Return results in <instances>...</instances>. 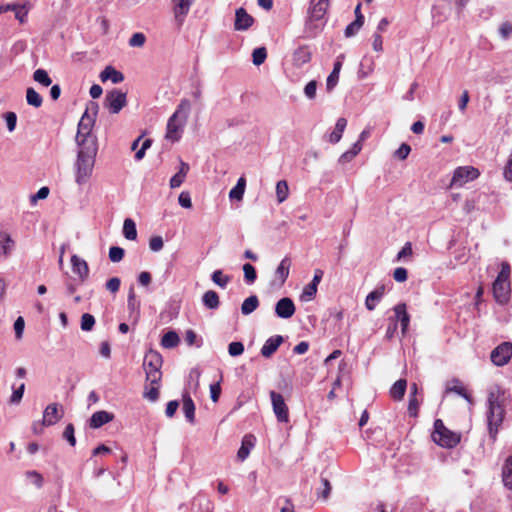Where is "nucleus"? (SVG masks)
I'll list each match as a JSON object with an SVG mask.
<instances>
[{
    "mask_svg": "<svg viewBox=\"0 0 512 512\" xmlns=\"http://www.w3.org/2000/svg\"><path fill=\"white\" fill-rule=\"evenodd\" d=\"M114 419V415L110 412L101 410L92 414L89 420V426L93 429L100 428L101 426L111 422Z\"/></svg>",
    "mask_w": 512,
    "mask_h": 512,
    "instance_id": "nucleus-18",
    "label": "nucleus"
},
{
    "mask_svg": "<svg viewBox=\"0 0 512 512\" xmlns=\"http://www.w3.org/2000/svg\"><path fill=\"white\" fill-rule=\"evenodd\" d=\"M499 34L503 39H508L512 34V24L508 21L503 22L499 27Z\"/></svg>",
    "mask_w": 512,
    "mask_h": 512,
    "instance_id": "nucleus-63",
    "label": "nucleus"
},
{
    "mask_svg": "<svg viewBox=\"0 0 512 512\" xmlns=\"http://www.w3.org/2000/svg\"><path fill=\"white\" fill-rule=\"evenodd\" d=\"M253 440L254 437L252 435H245L243 437L241 447L237 453V457L239 460L244 461L248 457L250 450L254 446Z\"/></svg>",
    "mask_w": 512,
    "mask_h": 512,
    "instance_id": "nucleus-28",
    "label": "nucleus"
},
{
    "mask_svg": "<svg viewBox=\"0 0 512 512\" xmlns=\"http://www.w3.org/2000/svg\"><path fill=\"white\" fill-rule=\"evenodd\" d=\"M143 397L151 402H155L159 398V384L158 385H149L145 386V391L143 393Z\"/></svg>",
    "mask_w": 512,
    "mask_h": 512,
    "instance_id": "nucleus-44",
    "label": "nucleus"
},
{
    "mask_svg": "<svg viewBox=\"0 0 512 512\" xmlns=\"http://www.w3.org/2000/svg\"><path fill=\"white\" fill-rule=\"evenodd\" d=\"M259 306V299L256 295H251L246 298L241 305V312L243 315H249L255 311Z\"/></svg>",
    "mask_w": 512,
    "mask_h": 512,
    "instance_id": "nucleus-33",
    "label": "nucleus"
},
{
    "mask_svg": "<svg viewBox=\"0 0 512 512\" xmlns=\"http://www.w3.org/2000/svg\"><path fill=\"white\" fill-rule=\"evenodd\" d=\"M283 343L281 335H275L266 340L261 348V355L265 358L271 357Z\"/></svg>",
    "mask_w": 512,
    "mask_h": 512,
    "instance_id": "nucleus-17",
    "label": "nucleus"
},
{
    "mask_svg": "<svg viewBox=\"0 0 512 512\" xmlns=\"http://www.w3.org/2000/svg\"><path fill=\"white\" fill-rule=\"evenodd\" d=\"M362 150V144L356 142L353 144L352 148L346 152H344L339 161L342 163L351 161L360 151Z\"/></svg>",
    "mask_w": 512,
    "mask_h": 512,
    "instance_id": "nucleus-42",
    "label": "nucleus"
},
{
    "mask_svg": "<svg viewBox=\"0 0 512 512\" xmlns=\"http://www.w3.org/2000/svg\"><path fill=\"white\" fill-rule=\"evenodd\" d=\"M203 304L208 309H217L220 305V300L218 294L213 290H208L203 294L202 297Z\"/></svg>",
    "mask_w": 512,
    "mask_h": 512,
    "instance_id": "nucleus-29",
    "label": "nucleus"
},
{
    "mask_svg": "<svg viewBox=\"0 0 512 512\" xmlns=\"http://www.w3.org/2000/svg\"><path fill=\"white\" fill-rule=\"evenodd\" d=\"M58 406L59 405L57 403H53L49 404L45 408L43 412V419L44 424H47V426L54 425L61 419L62 413H59Z\"/></svg>",
    "mask_w": 512,
    "mask_h": 512,
    "instance_id": "nucleus-19",
    "label": "nucleus"
},
{
    "mask_svg": "<svg viewBox=\"0 0 512 512\" xmlns=\"http://www.w3.org/2000/svg\"><path fill=\"white\" fill-rule=\"evenodd\" d=\"M505 409L501 400L500 391L493 390L488 395V412L487 422L490 437L495 440L498 428L501 426L504 419Z\"/></svg>",
    "mask_w": 512,
    "mask_h": 512,
    "instance_id": "nucleus-4",
    "label": "nucleus"
},
{
    "mask_svg": "<svg viewBox=\"0 0 512 512\" xmlns=\"http://www.w3.org/2000/svg\"><path fill=\"white\" fill-rule=\"evenodd\" d=\"M228 352L231 356H239L244 352V345L242 342H231L228 346Z\"/></svg>",
    "mask_w": 512,
    "mask_h": 512,
    "instance_id": "nucleus-60",
    "label": "nucleus"
},
{
    "mask_svg": "<svg viewBox=\"0 0 512 512\" xmlns=\"http://www.w3.org/2000/svg\"><path fill=\"white\" fill-rule=\"evenodd\" d=\"M146 374V382L149 385H158L161 382L162 379V372L159 371H147Z\"/></svg>",
    "mask_w": 512,
    "mask_h": 512,
    "instance_id": "nucleus-52",
    "label": "nucleus"
},
{
    "mask_svg": "<svg viewBox=\"0 0 512 512\" xmlns=\"http://www.w3.org/2000/svg\"><path fill=\"white\" fill-rule=\"evenodd\" d=\"M244 278L248 283H253L257 278L256 269L250 263L243 265Z\"/></svg>",
    "mask_w": 512,
    "mask_h": 512,
    "instance_id": "nucleus-49",
    "label": "nucleus"
},
{
    "mask_svg": "<svg viewBox=\"0 0 512 512\" xmlns=\"http://www.w3.org/2000/svg\"><path fill=\"white\" fill-rule=\"evenodd\" d=\"M316 293L317 287L315 284L309 283L304 287L300 298L302 301H311L315 297Z\"/></svg>",
    "mask_w": 512,
    "mask_h": 512,
    "instance_id": "nucleus-46",
    "label": "nucleus"
},
{
    "mask_svg": "<svg viewBox=\"0 0 512 512\" xmlns=\"http://www.w3.org/2000/svg\"><path fill=\"white\" fill-rule=\"evenodd\" d=\"M123 234L128 240H135L137 238L136 224L132 219L127 218L124 220Z\"/></svg>",
    "mask_w": 512,
    "mask_h": 512,
    "instance_id": "nucleus-35",
    "label": "nucleus"
},
{
    "mask_svg": "<svg viewBox=\"0 0 512 512\" xmlns=\"http://www.w3.org/2000/svg\"><path fill=\"white\" fill-rule=\"evenodd\" d=\"M411 152V147L402 143L400 147L394 152V156L399 160H405Z\"/></svg>",
    "mask_w": 512,
    "mask_h": 512,
    "instance_id": "nucleus-57",
    "label": "nucleus"
},
{
    "mask_svg": "<svg viewBox=\"0 0 512 512\" xmlns=\"http://www.w3.org/2000/svg\"><path fill=\"white\" fill-rule=\"evenodd\" d=\"M33 80L45 87L50 86L52 83V80L49 77L47 71L41 68L34 71Z\"/></svg>",
    "mask_w": 512,
    "mask_h": 512,
    "instance_id": "nucleus-41",
    "label": "nucleus"
},
{
    "mask_svg": "<svg viewBox=\"0 0 512 512\" xmlns=\"http://www.w3.org/2000/svg\"><path fill=\"white\" fill-rule=\"evenodd\" d=\"M126 104V94L120 90L114 89L106 94L105 106L108 108L110 113H119Z\"/></svg>",
    "mask_w": 512,
    "mask_h": 512,
    "instance_id": "nucleus-8",
    "label": "nucleus"
},
{
    "mask_svg": "<svg viewBox=\"0 0 512 512\" xmlns=\"http://www.w3.org/2000/svg\"><path fill=\"white\" fill-rule=\"evenodd\" d=\"M145 42L146 36L141 32L134 33L129 39V45L131 47H142Z\"/></svg>",
    "mask_w": 512,
    "mask_h": 512,
    "instance_id": "nucleus-54",
    "label": "nucleus"
},
{
    "mask_svg": "<svg viewBox=\"0 0 512 512\" xmlns=\"http://www.w3.org/2000/svg\"><path fill=\"white\" fill-rule=\"evenodd\" d=\"M346 126L347 120L343 117L338 118L334 131L329 134V142L332 144L338 143L342 138Z\"/></svg>",
    "mask_w": 512,
    "mask_h": 512,
    "instance_id": "nucleus-26",
    "label": "nucleus"
},
{
    "mask_svg": "<svg viewBox=\"0 0 512 512\" xmlns=\"http://www.w3.org/2000/svg\"><path fill=\"white\" fill-rule=\"evenodd\" d=\"M276 196L278 203L284 202L289 196V187L285 180H280L276 184Z\"/></svg>",
    "mask_w": 512,
    "mask_h": 512,
    "instance_id": "nucleus-39",
    "label": "nucleus"
},
{
    "mask_svg": "<svg viewBox=\"0 0 512 512\" xmlns=\"http://www.w3.org/2000/svg\"><path fill=\"white\" fill-rule=\"evenodd\" d=\"M322 489L317 493L318 498L326 500L331 492V485L328 479H321Z\"/></svg>",
    "mask_w": 512,
    "mask_h": 512,
    "instance_id": "nucleus-55",
    "label": "nucleus"
},
{
    "mask_svg": "<svg viewBox=\"0 0 512 512\" xmlns=\"http://www.w3.org/2000/svg\"><path fill=\"white\" fill-rule=\"evenodd\" d=\"M184 340L189 346L195 345L197 347H200L202 345V341L198 339L197 334L192 329L186 330Z\"/></svg>",
    "mask_w": 512,
    "mask_h": 512,
    "instance_id": "nucleus-47",
    "label": "nucleus"
},
{
    "mask_svg": "<svg viewBox=\"0 0 512 512\" xmlns=\"http://www.w3.org/2000/svg\"><path fill=\"white\" fill-rule=\"evenodd\" d=\"M267 58V50L265 47H259L253 50L252 61L253 64L259 66L265 62Z\"/></svg>",
    "mask_w": 512,
    "mask_h": 512,
    "instance_id": "nucleus-43",
    "label": "nucleus"
},
{
    "mask_svg": "<svg viewBox=\"0 0 512 512\" xmlns=\"http://www.w3.org/2000/svg\"><path fill=\"white\" fill-rule=\"evenodd\" d=\"M502 480L508 489L512 490V456L506 459L502 469Z\"/></svg>",
    "mask_w": 512,
    "mask_h": 512,
    "instance_id": "nucleus-32",
    "label": "nucleus"
},
{
    "mask_svg": "<svg viewBox=\"0 0 512 512\" xmlns=\"http://www.w3.org/2000/svg\"><path fill=\"white\" fill-rule=\"evenodd\" d=\"M49 192H50V190L48 187H46V186L41 187L36 194H34L30 197V202L32 204H35L40 199H46L49 195Z\"/></svg>",
    "mask_w": 512,
    "mask_h": 512,
    "instance_id": "nucleus-62",
    "label": "nucleus"
},
{
    "mask_svg": "<svg viewBox=\"0 0 512 512\" xmlns=\"http://www.w3.org/2000/svg\"><path fill=\"white\" fill-rule=\"evenodd\" d=\"M273 412L279 422H289V409L286 405L283 396L275 391L270 392Z\"/></svg>",
    "mask_w": 512,
    "mask_h": 512,
    "instance_id": "nucleus-9",
    "label": "nucleus"
},
{
    "mask_svg": "<svg viewBox=\"0 0 512 512\" xmlns=\"http://www.w3.org/2000/svg\"><path fill=\"white\" fill-rule=\"evenodd\" d=\"M100 79L102 82L107 80H111L114 84L120 83L124 80V75L122 72L116 70L112 66H107L100 74Z\"/></svg>",
    "mask_w": 512,
    "mask_h": 512,
    "instance_id": "nucleus-22",
    "label": "nucleus"
},
{
    "mask_svg": "<svg viewBox=\"0 0 512 512\" xmlns=\"http://www.w3.org/2000/svg\"><path fill=\"white\" fill-rule=\"evenodd\" d=\"M190 109V101L188 99H182L175 112L168 119L165 135L167 140L171 142H177L180 140Z\"/></svg>",
    "mask_w": 512,
    "mask_h": 512,
    "instance_id": "nucleus-3",
    "label": "nucleus"
},
{
    "mask_svg": "<svg viewBox=\"0 0 512 512\" xmlns=\"http://www.w3.org/2000/svg\"><path fill=\"white\" fill-rule=\"evenodd\" d=\"M420 401L417 396L409 395L408 413L411 417H417L419 413Z\"/></svg>",
    "mask_w": 512,
    "mask_h": 512,
    "instance_id": "nucleus-45",
    "label": "nucleus"
},
{
    "mask_svg": "<svg viewBox=\"0 0 512 512\" xmlns=\"http://www.w3.org/2000/svg\"><path fill=\"white\" fill-rule=\"evenodd\" d=\"M71 265L73 272L79 276L82 282L88 279L89 266L84 259L80 258L78 255H72Z\"/></svg>",
    "mask_w": 512,
    "mask_h": 512,
    "instance_id": "nucleus-16",
    "label": "nucleus"
},
{
    "mask_svg": "<svg viewBox=\"0 0 512 512\" xmlns=\"http://www.w3.org/2000/svg\"><path fill=\"white\" fill-rule=\"evenodd\" d=\"M94 325H95L94 316L89 313H84L81 317V329L83 331H90V330H92Z\"/></svg>",
    "mask_w": 512,
    "mask_h": 512,
    "instance_id": "nucleus-50",
    "label": "nucleus"
},
{
    "mask_svg": "<svg viewBox=\"0 0 512 512\" xmlns=\"http://www.w3.org/2000/svg\"><path fill=\"white\" fill-rule=\"evenodd\" d=\"M163 359L160 353L150 350L144 357L143 368L147 371L161 370Z\"/></svg>",
    "mask_w": 512,
    "mask_h": 512,
    "instance_id": "nucleus-15",
    "label": "nucleus"
},
{
    "mask_svg": "<svg viewBox=\"0 0 512 512\" xmlns=\"http://www.w3.org/2000/svg\"><path fill=\"white\" fill-rule=\"evenodd\" d=\"M385 293V287L380 286L370 292L365 300V306L369 311H373L377 305V303L381 300Z\"/></svg>",
    "mask_w": 512,
    "mask_h": 512,
    "instance_id": "nucleus-23",
    "label": "nucleus"
},
{
    "mask_svg": "<svg viewBox=\"0 0 512 512\" xmlns=\"http://www.w3.org/2000/svg\"><path fill=\"white\" fill-rule=\"evenodd\" d=\"M91 105L94 110V115H96L98 105L94 102H92ZM88 111L89 108L86 109L78 123V130L76 134V143L78 146L86 147L88 146V143H91L94 146H98L97 138L92 134V128L95 123V116L89 115Z\"/></svg>",
    "mask_w": 512,
    "mask_h": 512,
    "instance_id": "nucleus-5",
    "label": "nucleus"
},
{
    "mask_svg": "<svg viewBox=\"0 0 512 512\" xmlns=\"http://www.w3.org/2000/svg\"><path fill=\"white\" fill-rule=\"evenodd\" d=\"M479 175V170L473 166L458 167L454 171L451 186L461 187L467 182L475 180Z\"/></svg>",
    "mask_w": 512,
    "mask_h": 512,
    "instance_id": "nucleus-7",
    "label": "nucleus"
},
{
    "mask_svg": "<svg viewBox=\"0 0 512 512\" xmlns=\"http://www.w3.org/2000/svg\"><path fill=\"white\" fill-rule=\"evenodd\" d=\"M15 242L7 233H0V259L10 256L12 250L14 249Z\"/></svg>",
    "mask_w": 512,
    "mask_h": 512,
    "instance_id": "nucleus-20",
    "label": "nucleus"
},
{
    "mask_svg": "<svg viewBox=\"0 0 512 512\" xmlns=\"http://www.w3.org/2000/svg\"><path fill=\"white\" fill-rule=\"evenodd\" d=\"M503 174L507 181L512 182V151H511L508 161L504 167Z\"/></svg>",
    "mask_w": 512,
    "mask_h": 512,
    "instance_id": "nucleus-64",
    "label": "nucleus"
},
{
    "mask_svg": "<svg viewBox=\"0 0 512 512\" xmlns=\"http://www.w3.org/2000/svg\"><path fill=\"white\" fill-rule=\"evenodd\" d=\"M120 285H121V280H120V278H118V277H112V278H110V279L106 282L105 287H106V289H107L109 292H111V293L115 294V293H117V292L119 291V289H120Z\"/></svg>",
    "mask_w": 512,
    "mask_h": 512,
    "instance_id": "nucleus-58",
    "label": "nucleus"
},
{
    "mask_svg": "<svg viewBox=\"0 0 512 512\" xmlns=\"http://www.w3.org/2000/svg\"><path fill=\"white\" fill-rule=\"evenodd\" d=\"M31 8V4L29 1H24L22 4H19L15 13V18L19 21L20 24H24L27 21V15Z\"/></svg>",
    "mask_w": 512,
    "mask_h": 512,
    "instance_id": "nucleus-36",
    "label": "nucleus"
},
{
    "mask_svg": "<svg viewBox=\"0 0 512 512\" xmlns=\"http://www.w3.org/2000/svg\"><path fill=\"white\" fill-rule=\"evenodd\" d=\"M182 410L188 422H195V404L188 393L183 394Z\"/></svg>",
    "mask_w": 512,
    "mask_h": 512,
    "instance_id": "nucleus-21",
    "label": "nucleus"
},
{
    "mask_svg": "<svg viewBox=\"0 0 512 512\" xmlns=\"http://www.w3.org/2000/svg\"><path fill=\"white\" fill-rule=\"evenodd\" d=\"M312 54L307 46L299 47L293 55V61L296 66H303L311 61Z\"/></svg>",
    "mask_w": 512,
    "mask_h": 512,
    "instance_id": "nucleus-24",
    "label": "nucleus"
},
{
    "mask_svg": "<svg viewBox=\"0 0 512 512\" xmlns=\"http://www.w3.org/2000/svg\"><path fill=\"white\" fill-rule=\"evenodd\" d=\"M510 275H511V267L510 264L506 261L501 263V270L496 277V280L500 281H510Z\"/></svg>",
    "mask_w": 512,
    "mask_h": 512,
    "instance_id": "nucleus-53",
    "label": "nucleus"
},
{
    "mask_svg": "<svg viewBox=\"0 0 512 512\" xmlns=\"http://www.w3.org/2000/svg\"><path fill=\"white\" fill-rule=\"evenodd\" d=\"M393 311H394V317L389 318V321L396 322L397 325H398V323H400L402 334L405 335L408 330L409 323H410V315L407 312L406 304L405 303L397 304L393 308Z\"/></svg>",
    "mask_w": 512,
    "mask_h": 512,
    "instance_id": "nucleus-11",
    "label": "nucleus"
},
{
    "mask_svg": "<svg viewBox=\"0 0 512 512\" xmlns=\"http://www.w3.org/2000/svg\"><path fill=\"white\" fill-rule=\"evenodd\" d=\"M254 23V19L244 8H238L235 13L234 28L237 31L248 30Z\"/></svg>",
    "mask_w": 512,
    "mask_h": 512,
    "instance_id": "nucleus-14",
    "label": "nucleus"
},
{
    "mask_svg": "<svg viewBox=\"0 0 512 512\" xmlns=\"http://www.w3.org/2000/svg\"><path fill=\"white\" fill-rule=\"evenodd\" d=\"M127 304H128V309L131 312H137V314L139 313L140 302L137 301L133 288H131L129 291Z\"/></svg>",
    "mask_w": 512,
    "mask_h": 512,
    "instance_id": "nucleus-51",
    "label": "nucleus"
},
{
    "mask_svg": "<svg viewBox=\"0 0 512 512\" xmlns=\"http://www.w3.org/2000/svg\"><path fill=\"white\" fill-rule=\"evenodd\" d=\"M180 343L179 335L175 331L166 332L161 339V346L167 349L174 348Z\"/></svg>",
    "mask_w": 512,
    "mask_h": 512,
    "instance_id": "nucleus-30",
    "label": "nucleus"
},
{
    "mask_svg": "<svg viewBox=\"0 0 512 512\" xmlns=\"http://www.w3.org/2000/svg\"><path fill=\"white\" fill-rule=\"evenodd\" d=\"M77 159L75 162V181L79 185H83L91 178L98 146L88 143V146H78Z\"/></svg>",
    "mask_w": 512,
    "mask_h": 512,
    "instance_id": "nucleus-1",
    "label": "nucleus"
},
{
    "mask_svg": "<svg viewBox=\"0 0 512 512\" xmlns=\"http://www.w3.org/2000/svg\"><path fill=\"white\" fill-rule=\"evenodd\" d=\"M433 441L443 448H454L461 441V434L448 429L441 419L434 422Z\"/></svg>",
    "mask_w": 512,
    "mask_h": 512,
    "instance_id": "nucleus-6",
    "label": "nucleus"
},
{
    "mask_svg": "<svg viewBox=\"0 0 512 512\" xmlns=\"http://www.w3.org/2000/svg\"><path fill=\"white\" fill-rule=\"evenodd\" d=\"M329 0H311L305 21V32L309 37H315L326 24L325 15Z\"/></svg>",
    "mask_w": 512,
    "mask_h": 512,
    "instance_id": "nucleus-2",
    "label": "nucleus"
},
{
    "mask_svg": "<svg viewBox=\"0 0 512 512\" xmlns=\"http://www.w3.org/2000/svg\"><path fill=\"white\" fill-rule=\"evenodd\" d=\"M26 101L29 105L39 108L43 103L42 96L32 87L26 90Z\"/></svg>",
    "mask_w": 512,
    "mask_h": 512,
    "instance_id": "nucleus-34",
    "label": "nucleus"
},
{
    "mask_svg": "<svg viewBox=\"0 0 512 512\" xmlns=\"http://www.w3.org/2000/svg\"><path fill=\"white\" fill-rule=\"evenodd\" d=\"M512 357V343L503 342L492 350L490 358L497 366H503L509 362Z\"/></svg>",
    "mask_w": 512,
    "mask_h": 512,
    "instance_id": "nucleus-10",
    "label": "nucleus"
},
{
    "mask_svg": "<svg viewBox=\"0 0 512 512\" xmlns=\"http://www.w3.org/2000/svg\"><path fill=\"white\" fill-rule=\"evenodd\" d=\"M246 187V179L244 177H240L237 181V184L230 190L229 198L232 200H242Z\"/></svg>",
    "mask_w": 512,
    "mask_h": 512,
    "instance_id": "nucleus-31",
    "label": "nucleus"
},
{
    "mask_svg": "<svg viewBox=\"0 0 512 512\" xmlns=\"http://www.w3.org/2000/svg\"><path fill=\"white\" fill-rule=\"evenodd\" d=\"M493 295L497 302L506 303L509 298V293L511 291L510 281H500L496 280L492 285Z\"/></svg>",
    "mask_w": 512,
    "mask_h": 512,
    "instance_id": "nucleus-12",
    "label": "nucleus"
},
{
    "mask_svg": "<svg viewBox=\"0 0 512 512\" xmlns=\"http://www.w3.org/2000/svg\"><path fill=\"white\" fill-rule=\"evenodd\" d=\"M163 246H164V241L161 236H153L150 238L149 248L153 252H158V251L162 250Z\"/></svg>",
    "mask_w": 512,
    "mask_h": 512,
    "instance_id": "nucleus-59",
    "label": "nucleus"
},
{
    "mask_svg": "<svg viewBox=\"0 0 512 512\" xmlns=\"http://www.w3.org/2000/svg\"><path fill=\"white\" fill-rule=\"evenodd\" d=\"M290 267H291V260L288 257H285L284 259H282V261L278 265L275 275H276V278L279 280L280 284H284L286 279L288 278Z\"/></svg>",
    "mask_w": 512,
    "mask_h": 512,
    "instance_id": "nucleus-25",
    "label": "nucleus"
},
{
    "mask_svg": "<svg viewBox=\"0 0 512 512\" xmlns=\"http://www.w3.org/2000/svg\"><path fill=\"white\" fill-rule=\"evenodd\" d=\"M74 432H75V429H74L73 424H71V423L65 427L64 432H63V437L68 441V443L71 446L76 445V438L74 436Z\"/></svg>",
    "mask_w": 512,
    "mask_h": 512,
    "instance_id": "nucleus-56",
    "label": "nucleus"
},
{
    "mask_svg": "<svg viewBox=\"0 0 512 512\" xmlns=\"http://www.w3.org/2000/svg\"><path fill=\"white\" fill-rule=\"evenodd\" d=\"M173 3L176 19H179L180 16H185L191 5L189 0H173Z\"/></svg>",
    "mask_w": 512,
    "mask_h": 512,
    "instance_id": "nucleus-38",
    "label": "nucleus"
},
{
    "mask_svg": "<svg viewBox=\"0 0 512 512\" xmlns=\"http://www.w3.org/2000/svg\"><path fill=\"white\" fill-rule=\"evenodd\" d=\"M295 305L292 299L288 297L281 298L275 306V313L278 317L288 319L295 313Z\"/></svg>",
    "mask_w": 512,
    "mask_h": 512,
    "instance_id": "nucleus-13",
    "label": "nucleus"
},
{
    "mask_svg": "<svg viewBox=\"0 0 512 512\" xmlns=\"http://www.w3.org/2000/svg\"><path fill=\"white\" fill-rule=\"evenodd\" d=\"M364 24V16L363 14H359L357 19H355L352 23H350L346 29H345V36L346 37H352L354 36L358 31L359 29L363 26Z\"/></svg>",
    "mask_w": 512,
    "mask_h": 512,
    "instance_id": "nucleus-37",
    "label": "nucleus"
},
{
    "mask_svg": "<svg viewBox=\"0 0 512 512\" xmlns=\"http://www.w3.org/2000/svg\"><path fill=\"white\" fill-rule=\"evenodd\" d=\"M124 255L125 251L121 247L112 246L109 249V259L114 263L120 262L124 258Z\"/></svg>",
    "mask_w": 512,
    "mask_h": 512,
    "instance_id": "nucleus-48",
    "label": "nucleus"
},
{
    "mask_svg": "<svg viewBox=\"0 0 512 512\" xmlns=\"http://www.w3.org/2000/svg\"><path fill=\"white\" fill-rule=\"evenodd\" d=\"M211 279L221 288H225L231 281L230 276L225 275L222 270H215L211 275Z\"/></svg>",
    "mask_w": 512,
    "mask_h": 512,
    "instance_id": "nucleus-40",
    "label": "nucleus"
},
{
    "mask_svg": "<svg viewBox=\"0 0 512 512\" xmlns=\"http://www.w3.org/2000/svg\"><path fill=\"white\" fill-rule=\"evenodd\" d=\"M393 278L396 282H405L408 278L407 269L404 267H398L393 272Z\"/></svg>",
    "mask_w": 512,
    "mask_h": 512,
    "instance_id": "nucleus-61",
    "label": "nucleus"
},
{
    "mask_svg": "<svg viewBox=\"0 0 512 512\" xmlns=\"http://www.w3.org/2000/svg\"><path fill=\"white\" fill-rule=\"evenodd\" d=\"M407 388V381L405 379L397 380L390 389V396L396 401L403 399Z\"/></svg>",
    "mask_w": 512,
    "mask_h": 512,
    "instance_id": "nucleus-27",
    "label": "nucleus"
}]
</instances>
